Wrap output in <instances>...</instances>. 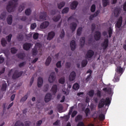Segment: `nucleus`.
<instances>
[{"instance_id":"43","label":"nucleus","mask_w":126,"mask_h":126,"mask_svg":"<svg viewBox=\"0 0 126 126\" xmlns=\"http://www.w3.org/2000/svg\"><path fill=\"white\" fill-rule=\"evenodd\" d=\"M25 8V7L24 6V5H20L18 8V11L20 12H22Z\"/></svg>"},{"instance_id":"51","label":"nucleus","mask_w":126,"mask_h":126,"mask_svg":"<svg viewBox=\"0 0 126 126\" xmlns=\"http://www.w3.org/2000/svg\"><path fill=\"white\" fill-rule=\"evenodd\" d=\"M96 9V6L95 4H93L91 7V11L92 12H94Z\"/></svg>"},{"instance_id":"11","label":"nucleus","mask_w":126,"mask_h":126,"mask_svg":"<svg viewBox=\"0 0 126 126\" xmlns=\"http://www.w3.org/2000/svg\"><path fill=\"white\" fill-rule=\"evenodd\" d=\"M55 36V32H49L47 35V40H51L52 39H53V38Z\"/></svg>"},{"instance_id":"44","label":"nucleus","mask_w":126,"mask_h":126,"mask_svg":"<svg viewBox=\"0 0 126 126\" xmlns=\"http://www.w3.org/2000/svg\"><path fill=\"white\" fill-rule=\"evenodd\" d=\"M65 32L63 29L62 30V31L61 32V34H60V37L61 38V39H63V38L64 37V36H65Z\"/></svg>"},{"instance_id":"6","label":"nucleus","mask_w":126,"mask_h":126,"mask_svg":"<svg viewBox=\"0 0 126 126\" xmlns=\"http://www.w3.org/2000/svg\"><path fill=\"white\" fill-rule=\"evenodd\" d=\"M109 45V40L108 38H105L103 43H101V46L103 47V50H105L108 48Z\"/></svg>"},{"instance_id":"35","label":"nucleus","mask_w":126,"mask_h":126,"mask_svg":"<svg viewBox=\"0 0 126 126\" xmlns=\"http://www.w3.org/2000/svg\"><path fill=\"white\" fill-rule=\"evenodd\" d=\"M83 28L82 27H80L78 28L77 31V34L78 36H80L82 34Z\"/></svg>"},{"instance_id":"60","label":"nucleus","mask_w":126,"mask_h":126,"mask_svg":"<svg viewBox=\"0 0 126 126\" xmlns=\"http://www.w3.org/2000/svg\"><path fill=\"white\" fill-rule=\"evenodd\" d=\"M56 66L58 68H60L62 67V62L61 61L58 62Z\"/></svg>"},{"instance_id":"31","label":"nucleus","mask_w":126,"mask_h":126,"mask_svg":"<svg viewBox=\"0 0 126 126\" xmlns=\"http://www.w3.org/2000/svg\"><path fill=\"white\" fill-rule=\"evenodd\" d=\"M108 35H109V37L110 38L112 37V35L113 34V29L111 28V27H109V28H108Z\"/></svg>"},{"instance_id":"22","label":"nucleus","mask_w":126,"mask_h":126,"mask_svg":"<svg viewBox=\"0 0 126 126\" xmlns=\"http://www.w3.org/2000/svg\"><path fill=\"white\" fill-rule=\"evenodd\" d=\"M116 71L118 73H119V75H120L121 76L122 74L123 73V68H122L121 67H120L119 66L116 69Z\"/></svg>"},{"instance_id":"54","label":"nucleus","mask_w":126,"mask_h":126,"mask_svg":"<svg viewBox=\"0 0 126 126\" xmlns=\"http://www.w3.org/2000/svg\"><path fill=\"white\" fill-rule=\"evenodd\" d=\"M96 28V26L94 23H93L92 25V28L91 31L92 32H94L95 31V29Z\"/></svg>"},{"instance_id":"7","label":"nucleus","mask_w":126,"mask_h":126,"mask_svg":"<svg viewBox=\"0 0 126 126\" xmlns=\"http://www.w3.org/2000/svg\"><path fill=\"white\" fill-rule=\"evenodd\" d=\"M94 55V52L92 50H89L87 51L86 53V58L91 59L93 56Z\"/></svg>"},{"instance_id":"55","label":"nucleus","mask_w":126,"mask_h":126,"mask_svg":"<svg viewBox=\"0 0 126 126\" xmlns=\"http://www.w3.org/2000/svg\"><path fill=\"white\" fill-rule=\"evenodd\" d=\"M49 88V86L48 84L45 85L44 86V92H47L48 91Z\"/></svg>"},{"instance_id":"14","label":"nucleus","mask_w":126,"mask_h":126,"mask_svg":"<svg viewBox=\"0 0 126 126\" xmlns=\"http://www.w3.org/2000/svg\"><path fill=\"white\" fill-rule=\"evenodd\" d=\"M77 24L75 22H72L70 24V28L72 32H74L76 30L77 27Z\"/></svg>"},{"instance_id":"59","label":"nucleus","mask_w":126,"mask_h":126,"mask_svg":"<svg viewBox=\"0 0 126 126\" xmlns=\"http://www.w3.org/2000/svg\"><path fill=\"white\" fill-rule=\"evenodd\" d=\"M65 82V79L63 78H61L60 79H59V83L63 84Z\"/></svg>"},{"instance_id":"53","label":"nucleus","mask_w":126,"mask_h":126,"mask_svg":"<svg viewBox=\"0 0 126 126\" xmlns=\"http://www.w3.org/2000/svg\"><path fill=\"white\" fill-rule=\"evenodd\" d=\"M36 27H37L36 24L35 23H33L32 24L31 26V30H33Z\"/></svg>"},{"instance_id":"46","label":"nucleus","mask_w":126,"mask_h":126,"mask_svg":"<svg viewBox=\"0 0 126 126\" xmlns=\"http://www.w3.org/2000/svg\"><path fill=\"white\" fill-rule=\"evenodd\" d=\"M99 119L100 120V121H104L105 120V115L103 114H100L99 115Z\"/></svg>"},{"instance_id":"63","label":"nucleus","mask_w":126,"mask_h":126,"mask_svg":"<svg viewBox=\"0 0 126 126\" xmlns=\"http://www.w3.org/2000/svg\"><path fill=\"white\" fill-rule=\"evenodd\" d=\"M77 114V112L76 111H74L72 112V113L71 114V117L72 118H74L75 116H76V114Z\"/></svg>"},{"instance_id":"13","label":"nucleus","mask_w":126,"mask_h":126,"mask_svg":"<svg viewBox=\"0 0 126 126\" xmlns=\"http://www.w3.org/2000/svg\"><path fill=\"white\" fill-rule=\"evenodd\" d=\"M32 46V44L31 43H25L23 45V48L25 51H29Z\"/></svg>"},{"instance_id":"32","label":"nucleus","mask_w":126,"mask_h":126,"mask_svg":"<svg viewBox=\"0 0 126 126\" xmlns=\"http://www.w3.org/2000/svg\"><path fill=\"white\" fill-rule=\"evenodd\" d=\"M82 115H78L77 117L75 118V121L76 122H78V121H81L82 120Z\"/></svg>"},{"instance_id":"16","label":"nucleus","mask_w":126,"mask_h":126,"mask_svg":"<svg viewBox=\"0 0 126 126\" xmlns=\"http://www.w3.org/2000/svg\"><path fill=\"white\" fill-rule=\"evenodd\" d=\"M49 22L46 21L42 23L40 26L41 29H45L49 26Z\"/></svg>"},{"instance_id":"33","label":"nucleus","mask_w":126,"mask_h":126,"mask_svg":"<svg viewBox=\"0 0 126 126\" xmlns=\"http://www.w3.org/2000/svg\"><path fill=\"white\" fill-rule=\"evenodd\" d=\"M7 43L5 38H2L1 40V44L3 47H5Z\"/></svg>"},{"instance_id":"21","label":"nucleus","mask_w":126,"mask_h":126,"mask_svg":"<svg viewBox=\"0 0 126 126\" xmlns=\"http://www.w3.org/2000/svg\"><path fill=\"white\" fill-rule=\"evenodd\" d=\"M57 91H58V86H57V85H54V86L52 87V89H51L52 93H53V94L55 95L56 94Z\"/></svg>"},{"instance_id":"23","label":"nucleus","mask_w":126,"mask_h":126,"mask_svg":"<svg viewBox=\"0 0 126 126\" xmlns=\"http://www.w3.org/2000/svg\"><path fill=\"white\" fill-rule=\"evenodd\" d=\"M86 38L85 37H82L80 38V46L81 47V48H83V47L85 45Z\"/></svg>"},{"instance_id":"2","label":"nucleus","mask_w":126,"mask_h":126,"mask_svg":"<svg viewBox=\"0 0 126 126\" xmlns=\"http://www.w3.org/2000/svg\"><path fill=\"white\" fill-rule=\"evenodd\" d=\"M111 103V100H110L109 97H107L105 99L101 98L98 103V108H102L105 106L109 107Z\"/></svg>"},{"instance_id":"19","label":"nucleus","mask_w":126,"mask_h":126,"mask_svg":"<svg viewBox=\"0 0 126 126\" xmlns=\"http://www.w3.org/2000/svg\"><path fill=\"white\" fill-rule=\"evenodd\" d=\"M78 5V2L76 1H73L72 3L70 4L71 9L74 10L76 8V7Z\"/></svg>"},{"instance_id":"52","label":"nucleus","mask_w":126,"mask_h":126,"mask_svg":"<svg viewBox=\"0 0 126 126\" xmlns=\"http://www.w3.org/2000/svg\"><path fill=\"white\" fill-rule=\"evenodd\" d=\"M7 88V84H3L1 86V90L2 91H5Z\"/></svg>"},{"instance_id":"50","label":"nucleus","mask_w":126,"mask_h":126,"mask_svg":"<svg viewBox=\"0 0 126 126\" xmlns=\"http://www.w3.org/2000/svg\"><path fill=\"white\" fill-rule=\"evenodd\" d=\"M17 52V49H16V48H15V47H13L11 48V54H16Z\"/></svg>"},{"instance_id":"5","label":"nucleus","mask_w":126,"mask_h":126,"mask_svg":"<svg viewBox=\"0 0 126 126\" xmlns=\"http://www.w3.org/2000/svg\"><path fill=\"white\" fill-rule=\"evenodd\" d=\"M56 79V74L55 72H52L49 75L48 79L49 82L50 83H53Z\"/></svg>"},{"instance_id":"20","label":"nucleus","mask_w":126,"mask_h":126,"mask_svg":"<svg viewBox=\"0 0 126 126\" xmlns=\"http://www.w3.org/2000/svg\"><path fill=\"white\" fill-rule=\"evenodd\" d=\"M99 13H100L99 10H96V12L93 15H91L89 17L90 20H93V18L98 16Z\"/></svg>"},{"instance_id":"1","label":"nucleus","mask_w":126,"mask_h":126,"mask_svg":"<svg viewBox=\"0 0 126 126\" xmlns=\"http://www.w3.org/2000/svg\"><path fill=\"white\" fill-rule=\"evenodd\" d=\"M18 1V0H13L8 2V4L6 7L8 12H13L14 11L17 6Z\"/></svg>"},{"instance_id":"12","label":"nucleus","mask_w":126,"mask_h":126,"mask_svg":"<svg viewBox=\"0 0 126 126\" xmlns=\"http://www.w3.org/2000/svg\"><path fill=\"white\" fill-rule=\"evenodd\" d=\"M76 76V72L74 71L71 72L69 77L70 81H73L75 79Z\"/></svg>"},{"instance_id":"62","label":"nucleus","mask_w":126,"mask_h":126,"mask_svg":"<svg viewBox=\"0 0 126 126\" xmlns=\"http://www.w3.org/2000/svg\"><path fill=\"white\" fill-rule=\"evenodd\" d=\"M42 123V120H39L36 122V126H41V124Z\"/></svg>"},{"instance_id":"34","label":"nucleus","mask_w":126,"mask_h":126,"mask_svg":"<svg viewBox=\"0 0 126 126\" xmlns=\"http://www.w3.org/2000/svg\"><path fill=\"white\" fill-rule=\"evenodd\" d=\"M114 15L116 16H119L120 13V9H118V8H116V9H114Z\"/></svg>"},{"instance_id":"58","label":"nucleus","mask_w":126,"mask_h":126,"mask_svg":"<svg viewBox=\"0 0 126 126\" xmlns=\"http://www.w3.org/2000/svg\"><path fill=\"white\" fill-rule=\"evenodd\" d=\"M71 66V63L70 62H67L65 63V66L67 68H70Z\"/></svg>"},{"instance_id":"15","label":"nucleus","mask_w":126,"mask_h":126,"mask_svg":"<svg viewBox=\"0 0 126 126\" xmlns=\"http://www.w3.org/2000/svg\"><path fill=\"white\" fill-rule=\"evenodd\" d=\"M70 46L72 51H74V50L76 48V44L75 43V41H74V40L71 41L70 43Z\"/></svg>"},{"instance_id":"48","label":"nucleus","mask_w":126,"mask_h":126,"mask_svg":"<svg viewBox=\"0 0 126 126\" xmlns=\"http://www.w3.org/2000/svg\"><path fill=\"white\" fill-rule=\"evenodd\" d=\"M12 37V34H9L7 37H6V39L8 42H11Z\"/></svg>"},{"instance_id":"40","label":"nucleus","mask_w":126,"mask_h":126,"mask_svg":"<svg viewBox=\"0 0 126 126\" xmlns=\"http://www.w3.org/2000/svg\"><path fill=\"white\" fill-rule=\"evenodd\" d=\"M88 64V61L87 60H83L82 62V67H84L86 66V65Z\"/></svg>"},{"instance_id":"45","label":"nucleus","mask_w":126,"mask_h":126,"mask_svg":"<svg viewBox=\"0 0 126 126\" xmlns=\"http://www.w3.org/2000/svg\"><path fill=\"white\" fill-rule=\"evenodd\" d=\"M94 94V92L93 90H91L90 92L88 93V94L90 96V97H93Z\"/></svg>"},{"instance_id":"10","label":"nucleus","mask_w":126,"mask_h":126,"mask_svg":"<svg viewBox=\"0 0 126 126\" xmlns=\"http://www.w3.org/2000/svg\"><path fill=\"white\" fill-rule=\"evenodd\" d=\"M101 36V32L99 31H96L94 35V39L97 41L100 39Z\"/></svg>"},{"instance_id":"28","label":"nucleus","mask_w":126,"mask_h":126,"mask_svg":"<svg viewBox=\"0 0 126 126\" xmlns=\"http://www.w3.org/2000/svg\"><path fill=\"white\" fill-rule=\"evenodd\" d=\"M28 98V94H27L25 95H24L23 97H22L21 98L20 102L23 103V102L26 101Z\"/></svg>"},{"instance_id":"64","label":"nucleus","mask_w":126,"mask_h":126,"mask_svg":"<svg viewBox=\"0 0 126 126\" xmlns=\"http://www.w3.org/2000/svg\"><path fill=\"white\" fill-rule=\"evenodd\" d=\"M77 126H85V125L83 122H79L77 124Z\"/></svg>"},{"instance_id":"36","label":"nucleus","mask_w":126,"mask_h":126,"mask_svg":"<svg viewBox=\"0 0 126 126\" xmlns=\"http://www.w3.org/2000/svg\"><path fill=\"white\" fill-rule=\"evenodd\" d=\"M14 126H24V124L20 121H17Z\"/></svg>"},{"instance_id":"37","label":"nucleus","mask_w":126,"mask_h":126,"mask_svg":"<svg viewBox=\"0 0 126 126\" xmlns=\"http://www.w3.org/2000/svg\"><path fill=\"white\" fill-rule=\"evenodd\" d=\"M73 89L75 90H78L79 89V84L78 83H75L73 87H72Z\"/></svg>"},{"instance_id":"27","label":"nucleus","mask_w":126,"mask_h":126,"mask_svg":"<svg viewBox=\"0 0 126 126\" xmlns=\"http://www.w3.org/2000/svg\"><path fill=\"white\" fill-rule=\"evenodd\" d=\"M46 17L47 13L46 12L43 13L41 15L39 16V19L42 20H46Z\"/></svg>"},{"instance_id":"24","label":"nucleus","mask_w":126,"mask_h":126,"mask_svg":"<svg viewBox=\"0 0 126 126\" xmlns=\"http://www.w3.org/2000/svg\"><path fill=\"white\" fill-rule=\"evenodd\" d=\"M13 21V16L12 15H8L7 18V22L8 25H11Z\"/></svg>"},{"instance_id":"30","label":"nucleus","mask_w":126,"mask_h":126,"mask_svg":"<svg viewBox=\"0 0 126 126\" xmlns=\"http://www.w3.org/2000/svg\"><path fill=\"white\" fill-rule=\"evenodd\" d=\"M102 5L103 7H106L109 4V1L108 0H102Z\"/></svg>"},{"instance_id":"8","label":"nucleus","mask_w":126,"mask_h":126,"mask_svg":"<svg viewBox=\"0 0 126 126\" xmlns=\"http://www.w3.org/2000/svg\"><path fill=\"white\" fill-rule=\"evenodd\" d=\"M123 18L122 16H120L116 23V27L118 28H120L123 24Z\"/></svg>"},{"instance_id":"57","label":"nucleus","mask_w":126,"mask_h":126,"mask_svg":"<svg viewBox=\"0 0 126 126\" xmlns=\"http://www.w3.org/2000/svg\"><path fill=\"white\" fill-rule=\"evenodd\" d=\"M90 108H87L85 111V114H86V117H88V114L90 113Z\"/></svg>"},{"instance_id":"49","label":"nucleus","mask_w":126,"mask_h":126,"mask_svg":"<svg viewBox=\"0 0 126 126\" xmlns=\"http://www.w3.org/2000/svg\"><path fill=\"white\" fill-rule=\"evenodd\" d=\"M31 12L32 10L31 9H27L25 11V14L27 16H29L31 15Z\"/></svg>"},{"instance_id":"29","label":"nucleus","mask_w":126,"mask_h":126,"mask_svg":"<svg viewBox=\"0 0 126 126\" xmlns=\"http://www.w3.org/2000/svg\"><path fill=\"white\" fill-rule=\"evenodd\" d=\"M16 56L19 59H24L25 57V53H18L16 54Z\"/></svg>"},{"instance_id":"4","label":"nucleus","mask_w":126,"mask_h":126,"mask_svg":"<svg viewBox=\"0 0 126 126\" xmlns=\"http://www.w3.org/2000/svg\"><path fill=\"white\" fill-rule=\"evenodd\" d=\"M23 73V71H21L18 72L17 70H16L13 74L12 78L13 79H17L21 77Z\"/></svg>"},{"instance_id":"56","label":"nucleus","mask_w":126,"mask_h":126,"mask_svg":"<svg viewBox=\"0 0 126 126\" xmlns=\"http://www.w3.org/2000/svg\"><path fill=\"white\" fill-rule=\"evenodd\" d=\"M38 36H39V34L38 33V32H36L35 33H34L33 36V39L37 40L38 38Z\"/></svg>"},{"instance_id":"3","label":"nucleus","mask_w":126,"mask_h":126,"mask_svg":"<svg viewBox=\"0 0 126 126\" xmlns=\"http://www.w3.org/2000/svg\"><path fill=\"white\" fill-rule=\"evenodd\" d=\"M42 45L40 43H36L35 44V47L32 49V54L33 56H36L37 54L38 50L39 52H41Z\"/></svg>"},{"instance_id":"42","label":"nucleus","mask_w":126,"mask_h":126,"mask_svg":"<svg viewBox=\"0 0 126 126\" xmlns=\"http://www.w3.org/2000/svg\"><path fill=\"white\" fill-rule=\"evenodd\" d=\"M69 7H65L62 10V13L63 14H64L65 13H68L69 12Z\"/></svg>"},{"instance_id":"26","label":"nucleus","mask_w":126,"mask_h":126,"mask_svg":"<svg viewBox=\"0 0 126 126\" xmlns=\"http://www.w3.org/2000/svg\"><path fill=\"white\" fill-rule=\"evenodd\" d=\"M61 19V16L60 15H59L58 16H54L52 20L55 22H59V21H60Z\"/></svg>"},{"instance_id":"18","label":"nucleus","mask_w":126,"mask_h":126,"mask_svg":"<svg viewBox=\"0 0 126 126\" xmlns=\"http://www.w3.org/2000/svg\"><path fill=\"white\" fill-rule=\"evenodd\" d=\"M102 90L104 92L107 93L109 94H111L112 93V88H104Z\"/></svg>"},{"instance_id":"39","label":"nucleus","mask_w":126,"mask_h":126,"mask_svg":"<svg viewBox=\"0 0 126 126\" xmlns=\"http://www.w3.org/2000/svg\"><path fill=\"white\" fill-rule=\"evenodd\" d=\"M51 60H52V59H51V57H48V58L46 59V61L45 62V64L46 65H49L51 63Z\"/></svg>"},{"instance_id":"41","label":"nucleus","mask_w":126,"mask_h":126,"mask_svg":"<svg viewBox=\"0 0 126 126\" xmlns=\"http://www.w3.org/2000/svg\"><path fill=\"white\" fill-rule=\"evenodd\" d=\"M6 13L5 12H3L0 15V19H2V20H4L6 18Z\"/></svg>"},{"instance_id":"9","label":"nucleus","mask_w":126,"mask_h":126,"mask_svg":"<svg viewBox=\"0 0 126 126\" xmlns=\"http://www.w3.org/2000/svg\"><path fill=\"white\" fill-rule=\"evenodd\" d=\"M52 95L50 93L46 94V95L44 97V101L46 103H48L49 101H51L52 98Z\"/></svg>"},{"instance_id":"25","label":"nucleus","mask_w":126,"mask_h":126,"mask_svg":"<svg viewBox=\"0 0 126 126\" xmlns=\"http://www.w3.org/2000/svg\"><path fill=\"white\" fill-rule=\"evenodd\" d=\"M65 3L64 1H62V2H60V3H58L57 4V6H58V8L59 9H61L62 8H63V7L64 6H65Z\"/></svg>"},{"instance_id":"17","label":"nucleus","mask_w":126,"mask_h":126,"mask_svg":"<svg viewBox=\"0 0 126 126\" xmlns=\"http://www.w3.org/2000/svg\"><path fill=\"white\" fill-rule=\"evenodd\" d=\"M43 83V78L41 77H39L37 80V86L38 88H41Z\"/></svg>"},{"instance_id":"38","label":"nucleus","mask_w":126,"mask_h":126,"mask_svg":"<svg viewBox=\"0 0 126 126\" xmlns=\"http://www.w3.org/2000/svg\"><path fill=\"white\" fill-rule=\"evenodd\" d=\"M120 76H121L119 75V74H115V75L114 78L115 81L118 82L120 80Z\"/></svg>"},{"instance_id":"61","label":"nucleus","mask_w":126,"mask_h":126,"mask_svg":"<svg viewBox=\"0 0 126 126\" xmlns=\"http://www.w3.org/2000/svg\"><path fill=\"white\" fill-rule=\"evenodd\" d=\"M96 95L97 96V97H101V92H100V91L98 90L97 93H96Z\"/></svg>"},{"instance_id":"47","label":"nucleus","mask_w":126,"mask_h":126,"mask_svg":"<svg viewBox=\"0 0 126 126\" xmlns=\"http://www.w3.org/2000/svg\"><path fill=\"white\" fill-rule=\"evenodd\" d=\"M17 38L18 40L22 41L23 40L24 36L23 34H19L17 36Z\"/></svg>"}]
</instances>
